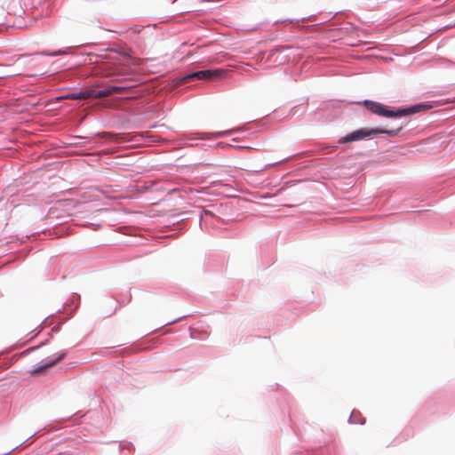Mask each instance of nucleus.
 <instances>
[{"label":"nucleus","mask_w":455,"mask_h":455,"mask_svg":"<svg viewBox=\"0 0 455 455\" xmlns=\"http://www.w3.org/2000/svg\"><path fill=\"white\" fill-rule=\"evenodd\" d=\"M225 71L223 69H208L201 70L188 76H185L180 80V84L187 83L193 79H204V80H215L222 76Z\"/></svg>","instance_id":"4"},{"label":"nucleus","mask_w":455,"mask_h":455,"mask_svg":"<svg viewBox=\"0 0 455 455\" xmlns=\"http://www.w3.org/2000/svg\"><path fill=\"white\" fill-rule=\"evenodd\" d=\"M17 75H19V73L12 74V75H9L8 76H17ZM5 76H6L0 75V78H4Z\"/></svg>","instance_id":"9"},{"label":"nucleus","mask_w":455,"mask_h":455,"mask_svg":"<svg viewBox=\"0 0 455 455\" xmlns=\"http://www.w3.org/2000/svg\"><path fill=\"white\" fill-rule=\"evenodd\" d=\"M101 137L103 138H108V139H110L111 140H116L119 137L118 134H116V133H110V132H103L100 134Z\"/></svg>","instance_id":"5"},{"label":"nucleus","mask_w":455,"mask_h":455,"mask_svg":"<svg viewBox=\"0 0 455 455\" xmlns=\"http://www.w3.org/2000/svg\"><path fill=\"white\" fill-rule=\"evenodd\" d=\"M60 52H44V54L45 55H49V56H55V55H58Z\"/></svg>","instance_id":"7"},{"label":"nucleus","mask_w":455,"mask_h":455,"mask_svg":"<svg viewBox=\"0 0 455 455\" xmlns=\"http://www.w3.org/2000/svg\"><path fill=\"white\" fill-rule=\"evenodd\" d=\"M100 85L95 84L86 87L78 92L68 94L66 98L70 100H86V99H100L106 98L113 93H120L126 91L127 86H114L109 85L104 89H99Z\"/></svg>","instance_id":"2"},{"label":"nucleus","mask_w":455,"mask_h":455,"mask_svg":"<svg viewBox=\"0 0 455 455\" xmlns=\"http://www.w3.org/2000/svg\"><path fill=\"white\" fill-rule=\"evenodd\" d=\"M387 120L385 124L378 128L360 129L355 131L339 140V144L348 143L355 140H363L366 137L376 134H387L391 137L396 136L403 129L404 123L401 121L403 116H385Z\"/></svg>","instance_id":"1"},{"label":"nucleus","mask_w":455,"mask_h":455,"mask_svg":"<svg viewBox=\"0 0 455 455\" xmlns=\"http://www.w3.org/2000/svg\"><path fill=\"white\" fill-rule=\"evenodd\" d=\"M365 109L367 111L371 112L372 114H416L419 112L427 111L432 108V106L426 103L415 104L407 108H400L396 111L389 110L383 107L382 105L370 100H365L363 102Z\"/></svg>","instance_id":"3"},{"label":"nucleus","mask_w":455,"mask_h":455,"mask_svg":"<svg viewBox=\"0 0 455 455\" xmlns=\"http://www.w3.org/2000/svg\"><path fill=\"white\" fill-rule=\"evenodd\" d=\"M111 74H112V75H116V74H118V75H119V74H122V71H121V70H119V68H116V69L114 72H112Z\"/></svg>","instance_id":"8"},{"label":"nucleus","mask_w":455,"mask_h":455,"mask_svg":"<svg viewBox=\"0 0 455 455\" xmlns=\"http://www.w3.org/2000/svg\"><path fill=\"white\" fill-rule=\"evenodd\" d=\"M64 357V354L60 355L56 360L54 361H52L50 363H47L45 364L46 367H49V366H53L54 364H56L57 363H59L60 361L62 360V358Z\"/></svg>","instance_id":"6"}]
</instances>
